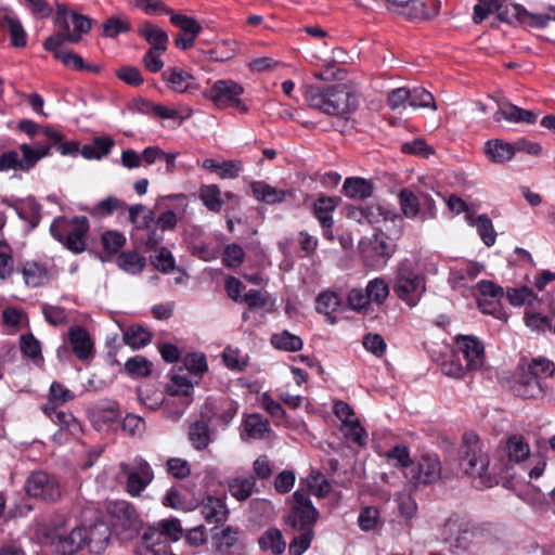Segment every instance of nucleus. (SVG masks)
<instances>
[{"instance_id":"obj_1","label":"nucleus","mask_w":555,"mask_h":555,"mask_svg":"<svg viewBox=\"0 0 555 555\" xmlns=\"http://www.w3.org/2000/svg\"><path fill=\"white\" fill-rule=\"evenodd\" d=\"M55 33L49 36L43 48L53 53V56L61 61L64 66L82 72L86 69L83 59L72 50H62L63 43H79L85 34H88L92 27V21L79 13L67 10L64 5H59L54 16Z\"/></svg>"},{"instance_id":"obj_2","label":"nucleus","mask_w":555,"mask_h":555,"mask_svg":"<svg viewBox=\"0 0 555 555\" xmlns=\"http://www.w3.org/2000/svg\"><path fill=\"white\" fill-rule=\"evenodd\" d=\"M41 133L48 139L49 143H35L34 145L23 143L20 145L21 155L15 150L4 152L0 156V171H30L40 159L50 154L52 146H59L64 139L60 131L49 126H44Z\"/></svg>"},{"instance_id":"obj_3","label":"nucleus","mask_w":555,"mask_h":555,"mask_svg":"<svg viewBox=\"0 0 555 555\" xmlns=\"http://www.w3.org/2000/svg\"><path fill=\"white\" fill-rule=\"evenodd\" d=\"M305 98L311 108L327 115H345L357 105L356 98L345 85H335L324 89L309 86Z\"/></svg>"},{"instance_id":"obj_4","label":"nucleus","mask_w":555,"mask_h":555,"mask_svg":"<svg viewBox=\"0 0 555 555\" xmlns=\"http://www.w3.org/2000/svg\"><path fill=\"white\" fill-rule=\"evenodd\" d=\"M460 466L465 475L478 479L479 486L489 487L492 482L489 473V457L483 442L473 433L463 435L459 451Z\"/></svg>"},{"instance_id":"obj_5","label":"nucleus","mask_w":555,"mask_h":555,"mask_svg":"<svg viewBox=\"0 0 555 555\" xmlns=\"http://www.w3.org/2000/svg\"><path fill=\"white\" fill-rule=\"evenodd\" d=\"M483 534V528L466 516L452 514L443 524L441 539L452 552L464 551L474 539Z\"/></svg>"},{"instance_id":"obj_6","label":"nucleus","mask_w":555,"mask_h":555,"mask_svg":"<svg viewBox=\"0 0 555 555\" xmlns=\"http://www.w3.org/2000/svg\"><path fill=\"white\" fill-rule=\"evenodd\" d=\"M392 289L400 300L410 307H415L426 291L425 279L409 261H403L395 272Z\"/></svg>"},{"instance_id":"obj_7","label":"nucleus","mask_w":555,"mask_h":555,"mask_svg":"<svg viewBox=\"0 0 555 555\" xmlns=\"http://www.w3.org/2000/svg\"><path fill=\"white\" fill-rule=\"evenodd\" d=\"M244 88L234 80H217L211 88L204 91V96L218 108L235 107L241 113L248 111L247 105L240 99Z\"/></svg>"},{"instance_id":"obj_8","label":"nucleus","mask_w":555,"mask_h":555,"mask_svg":"<svg viewBox=\"0 0 555 555\" xmlns=\"http://www.w3.org/2000/svg\"><path fill=\"white\" fill-rule=\"evenodd\" d=\"M119 470L126 477V491L131 496H139L154 479L151 465L140 456L132 463L121 462Z\"/></svg>"},{"instance_id":"obj_9","label":"nucleus","mask_w":555,"mask_h":555,"mask_svg":"<svg viewBox=\"0 0 555 555\" xmlns=\"http://www.w3.org/2000/svg\"><path fill=\"white\" fill-rule=\"evenodd\" d=\"M294 504L287 516V524L295 530H313L312 527L319 518V512L313 506L305 489L293 493Z\"/></svg>"},{"instance_id":"obj_10","label":"nucleus","mask_w":555,"mask_h":555,"mask_svg":"<svg viewBox=\"0 0 555 555\" xmlns=\"http://www.w3.org/2000/svg\"><path fill=\"white\" fill-rule=\"evenodd\" d=\"M397 244L382 231L366 242H361V251L366 263L373 268L383 267L396 253Z\"/></svg>"},{"instance_id":"obj_11","label":"nucleus","mask_w":555,"mask_h":555,"mask_svg":"<svg viewBox=\"0 0 555 555\" xmlns=\"http://www.w3.org/2000/svg\"><path fill=\"white\" fill-rule=\"evenodd\" d=\"M439 0H393L387 8L406 20H430L439 14Z\"/></svg>"},{"instance_id":"obj_12","label":"nucleus","mask_w":555,"mask_h":555,"mask_svg":"<svg viewBox=\"0 0 555 555\" xmlns=\"http://www.w3.org/2000/svg\"><path fill=\"white\" fill-rule=\"evenodd\" d=\"M404 475L415 487L434 483L441 476L440 461L437 455H422L417 461L411 463Z\"/></svg>"},{"instance_id":"obj_13","label":"nucleus","mask_w":555,"mask_h":555,"mask_svg":"<svg viewBox=\"0 0 555 555\" xmlns=\"http://www.w3.org/2000/svg\"><path fill=\"white\" fill-rule=\"evenodd\" d=\"M25 490L29 496L44 502H55L61 498L57 479L44 472L31 473L26 480Z\"/></svg>"},{"instance_id":"obj_14","label":"nucleus","mask_w":555,"mask_h":555,"mask_svg":"<svg viewBox=\"0 0 555 555\" xmlns=\"http://www.w3.org/2000/svg\"><path fill=\"white\" fill-rule=\"evenodd\" d=\"M530 455V447L521 435L509 436L501 449L500 460L505 469H509L513 464H520Z\"/></svg>"},{"instance_id":"obj_15","label":"nucleus","mask_w":555,"mask_h":555,"mask_svg":"<svg viewBox=\"0 0 555 555\" xmlns=\"http://www.w3.org/2000/svg\"><path fill=\"white\" fill-rule=\"evenodd\" d=\"M52 545L61 555H73L85 546V528L75 527L67 533L56 532Z\"/></svg>"},{"instance_id":"obj_16","label":"nucleus","mask_w":555,"mask_h":555,"mask_svg":"<svg viewBox=\"0 0 555 555\" xmlns=\"http://www.w3.org/2000/svg\"><path fill=\"white\" fill-rule=\"evenodd\" d=\"M89 230V221L85 216H76L72 219V229L63 241V245L75 254L82 253L86 247V236Z\"/></svg>"},{"instance_id":"obj_17","label":"nucleus","mask_w":555,"mask_h":555,"mask_svg":"<svg viewBox=\"0 0 555 555\" xmlns=\"http://www.w3.org/2000/svg\"><path fill=\"white\" fill-rule=\"evenodd\" d=\"M358 212L361 218L372 225H379L382 222L385 224L391 222L396 225L397 222L401 223L402 221L401 217L393 208L383 204H372L361 207L358 209Z\"/></svg>"},{"instance_id":"obj_18","label":"nucleus","mask_w":555,"mask_h":555,"mask_svg":"<svg viewBox=\"0 0 555 555\" xmlns=\"http://www.w3.org/2000/svg\"><path fill=\"white\" fill-rule=\"evenodd\" d=\"M109 538L111 530L103 521L95 522L88 529L85 528V546L91 554H102L108 545Z\"/></svg>"},{"instance_id":"obj_19","label":"nucleus","mask_w":555,"mask_h":555,"mask_svg":"<svg viewBox=\"0 0 555 555\" xmlns=\"http://www.w3.org/2000/svg\"><path fill=\"white\" fill-rule=\"evenodd\" d=\"M199 511L207 524L219 525L227 521L229 517L223 498L206 496L199 504Z\"/></svg>"},{"instance_id":"obj_20","label":"nucleus","mask_w":555,"mask_h":555,"mask_svg":"<svg viewBox=\"0 0 555 555\" xmlns=\"http://www.w3.org/2000/svg\"><path fill=\"white\" fill-rule=\"evenodd\" d=\"M457 347L466 361L467 370H477L482 365L483 346L474 337L463 336L456 339Z\"/></svg>"},{"instance_id":"obj_21","label":"nucleus","mask_w":555,"mask_h":555,"mask_svg":"<svg viewBox=\"0 0 555 555\" xmlns=\"http://www.w3.org/2000/svg\"><path fill=\"white\" fill-rule=\"evenodd\" d=\"M339 202L338 197H326L321 196L319 197L313 205L314 208V216L320 222V224L326 229L324 232V236L332 240V232L330 229L333 227V212L335 208L337 207Z\"/></svg>"},{"instance_id":"obj_22","label":"nucleus","mask_w":555,"mask_h":555,"mask_svg":"<svg viewBox=\"0 0 555 555\" xmlns=\"http://www.w3.org/2000/svg\"><path fill=\"white\" fill-rule=\"evenodd\" d=\"M493 118L495 121L505 119L512 122L534 124L538 118V113L524 109L509 102H504L500 104L499 109L493 115Z\"/></svg>"},{"instance_id":"obj_23","label":"nucleus","mask_w":555,"mask_h":555,"mask_svg":"<svg viewBox=\"0 0 555 555\" xmlns=\"http://www.w3.org/2000/svg\"><path fill=\"white\" fill-rule=\"evenodd\" d=\"M138 552L140 555H172L168 551L167 543L163 540V533L155 527L149 528L143 533Z\"/></svg>"},{"instance_id":"obj_24","label":"nucleus","mask_w":555,"mask_h":555,"mask_svg":"<svg viewBox=\"0 0 555 555\" xmlns=\"http://www.w3.org/2000/svg\"><path fill=\"white\" fill-rule=\"evenodd\" d=\"M168 87L176 92H192L198 89L196 79L188 72L181 68H168L163 74Z\"/></svg>"},{"instance_id":"obj_25","label":"nucleus","mask_w":555,"mask_h":555,"mask_svg":"<svg viewBox=\"0 0 555 555\" xmlns=\"http://www.w3.org/2000/svg\"><path fill=\"white\" fill-rule=\"evenodd\" d=\"M73 352L79 360H88L93 357V343L89 333L81 326H74L68 332Z\"/></svg>"},{"instance_id":"obj_26","label":"nucleus","mask_w":555,"mask_h":555,"mask_svg":"<svg viewBox=\"0 0 555 555\" xmlns=\"http://www.w3.org/2000/svg\"><path fill=\"white\" fill-rule=\"evenodd\" d=\"M138 34L151 46L150 50H167L169 44L167 33L153 23L149 21L143 22L138 28Z\"/></svg>"},{"instance_id":"obj_27","label":"nucleus","mask_w":555,"mask_h":555,"mask_svg":"<svg viewBox=\"0 0 555 555\" xmlns=\"http://www.w3.org/2000/svg\"><path fill=\"white\" fill-rule=\"evenodd\" d=\"M188 439L195 450H205L211 442L208 420L201 418L191 423L188 429Z\"/></svg>"},{"instance_id":"obj_28","label":"nucleus","mask_w":555,"mask_h":555,"mask_svg":"<svg viewBox=\"0 0 555 555\" xmlns=\"http://www.w3.org/2000/svg\"><path fill=\"white\" fill-rule=\"evenodd\" d=\"M109 514L125 529L135 528L139 516L135 508L126 501H116L108 507Z\"/></svg>"},{"instance_id":"obj_29","label":"nucleus","mask_w":555,"mask_h":555,"mask_svg":"<svg viewBox=\"0 0 555 555\" xmlns=\"http://www.w3.org/2000/svg\"><path fill=\"white\" fill-rule=\"evenodd\" d=\"M373 183L360 177H350L344 181L343 193L352 199L364 201L373 194Z\"/></svg>"},{"instance_id":"obj_30","label":"nucleus","mask_w":555,"mask_h":555,"mask_svg":"<svg viewBox=\"0 0 555 555\" xmlns=\"http://www.w3.org/2000/svg\"><path fill=\"white\" fill-rule=\"evenodd\" d=\"M483 151L489 159L495 164L506 163L514 157L512 143L500 139L487 141Z\"/></svg>"},{"instance_id":"obj_31","label":"nucleus","mask_w":555,"mask_h":555,"mask_svg":"<svg viewBox=\"0 0 555 555\" xmlns=\"http://www.w3.org/2000/svg\"><path fill=\"white\" fill-rule=\"evenodd\" d=\"M251 191L257 201L269 205L283 203L286 196L285 191L276 189L263 181L253 182Z\"/></svg>"},{"instance_id":"obj_32","label":"nucleus","mask_w":555,"mask_h":555,"mask_svg":"<svg viewBox=\"0 0 555 555\" xmlns=\"http://www.w3.org/2000/svg\"><path fill=\"white\" fill-rule=\"evenodd\" d=\"M516 392L525 399H538L544 396V388L540 379L525 372L518 379Z\"/></svg>"},{"instance_id":"obj_33","label":"nucleus","mask_w":555,"mask_h":555,"mask_svg":"<svg viewBox=\"0 0 555 555\" xmlns=\"http://www.w3.org/2000/svg\"><path fill=\"white\" fill-rule=\"evenodd\" d=\"M198 197L209 211H221L223 199L221 197V190L217 184H203L198 190Z\"/></svg>"},{"instance_id":"obj_34","label":"nucleus","mask_w":555,"mask_h":555,"mask_svg":"<svg viewBox=\"0 0 555 555\" xmlns=\"http://www.w3.org/2000/svg\"><path fill=\"white\" fill-rule=\"evenodd\" d=\"M21 272L25 283L33 287L41 285L48 275L46 266L36 261H26L23 264Z\"/></svg>"},{"instance_id":"obj_35","label":"nucleus","mask_w":555,"mask_h":555,"mask_svg":"<svg viewBox=\"0 0 555 555\" xmlns=\"http://www.w3.org/2000/svg\"><path fill=\"white\" fill-rule=\"evenodd\" d=\"M240 530L228 526L222 530L215 532L211 537L216 550L224 553L235 546L238 542Z\"/></svg>"},{"instance_id":"obj_36","label":"nucleus","mask_w":555,"mask_h":555,"mask_svg":"<svg viewBox=\"0 0 555 555\" xmlns=\"http://www.w3.org/2000/svg\"><path fill=\"white\" fill-rule=\"evenodd\" d=\"M131 30V24L126 15H113L102 24V36L105 38H115L120 34Z\"/></svg>"},{"instance_id":"obj_37","label":"nucleus","mask_w":555,"mask_h":555,"mask_svg":"<svg viewBox=\"0 0 555 555\" xmlns=\"http://www.w3.org/2000/svg\"><path fill=\"white\" fill-rule=\"evenodd\" d=\"M270 341L274 348L288 352L299 351L304 346L302 339L288 331L273 334Z\"/></svg>"},{"instance_id":"obj_38","label":"nucleus","mask_w":555,"mask_h":555,"mask_svg":"<svg viewBox=\"0 0 555 555\" xmlns=\"http://www.w3.org/2000/svg\"><path fill=\"white\" fill-rule=\"evenodd\" d=\"M339 306V299L337 294L332 292H323L321 293L315 302V309L319 313H323L326 317V321L331 324L336 323V318L333 315V312Z\"/></svg>"},{"instance_id":"obj_39","label":"nucleus","mask_w":555,"mask_h":555,"mask_svg":"<svg viewBox=\"0 0 555 555\" xmlns=\"http://www.w3.org/2000/svg\"><path fill=\"white\" fill-rule=\"evenodd\" d=\"M299 489H305L308 496L313 494L318 498H324L330 493L331 485L321 473H311L306 479V486Z\"/></svg>"},{"instance_id":"obj_40","label":"nucleus","mask_w":555,"mask_h":555,"mask_svg":"<svg viewBox=\"0 0 555 555\" xmlns=\"http://www.w3.org/2000/svg\"><path fill=\"white\" fill-rule=\"evenodd\" d=\"M117 264L121 270L137 274L142 272L145 268L146 259L137 251H126L118 256Z\"/></svg>"},{"instance_id":"obj_41","label":"nucleus","mask_w":555,"mask_h":555,"mask_svg":"<svg viewBox=\"0 0 555 555\" xmlns=\"http://www.w3.org/2000/svg\"><path fill=\"white\" fill-rule=\"evenodd\" d=\"M122 339L132 349H140L152 339V334L140 325H132L124 332Z\"/></svg>"},{"instance_id":"obj_42","label":"nucleus","mask_w":555,"mask_h":555,"mask_svg":"<svg viewBox=\"0 0 555 555\" xmlns=\"http://www.w3.org/2000/svg\"><path fill=\"white\" fill-rule=\"evenodd\" d=\"M153 363L143 356H134L125 363V372L137 378L147 377L152 373Z\"/></svg>"},{"instance_id":"obj_43","label":"nucleus","mask_w":555,"mask_h":555,"mask_svg":"<svg viewBox=\"0 0 555 555\" xmlns=\"http://www.w3.org/2000/svg\"><path fill=\"white\" fill-rule=\"evenodd\" d=\"M259 545L262 550H270L272 554L280 555L284 552L286 543L279 529L267 530L259 539Z\"/></svg>"},{"instance_id":"obj_44","label":"nucleus","mask_w":555,"mask_h":555,"mask_svg":"<svg viewBox=\"0 0 555 555\" xmlns=\"http://www.w3.org/2000/svg\"><path fill=\"white\" fill-rule=\"evenodd\" d=\"M140 111L145 114H152L162 119H179V124H181L186 118L182 117L180 112L175 107L154 104L149 101L142 102Z\"/></svg>"},{"instance_id":"obj_45","label":"nucleus","mask_w":555,"mask_h":555,"mask_svg":"<svg viewBox=\"0 0 555 555\" xmlns=\"http://www.w3.org/2000/svg\"><path fill=\"white\" fill-rule=\"evenodd\" d=\"M255 487L256 480L253 477L235 478L229 483V491L238 501H245L253 494Z\"/></svg>"},{"instance_id":"obj_46","label":"nucleus","mask_w":555,"mask_h":555,"mask_svg":"<svg viewBox=\"0 0 555 555\" xmlns=\"http://www.w3.org/2000/svg\"><path fill=\"white\" fill-rule=\"evenodd\" d=\"M506 298L509 304L515 307H519L525 304L533 307L534 301L539 302L538 296L527 286H522L520 288H508L506 292Z\"/></svg>"},{"instance_id":"obj_47","label":"nucleus","mask_w":555,"mask_h":555,"mask_svg":"<svg viewBox=\"0 0 555 555\" xmlns=\"http://www.w3.org/2000/svg\"><path fill=\"white\" fill-rule=\"evenodd\" d=\"M237 52V42L234 40H222L215 48L208 50L211 60L216 62H224L235 56Z\"/></svg>"},{"instance_id":"obj_48","label":"nucleus","mask_w":555,"mask_h":555,"mask_svg":"<svg viewBox=\"0 0 555 555\" xmlns=\"http://www.w3.org/2000/svg\"><path fill=\"white\" fill-rule=\"evenodd\" d=\"M476 228L482 243L490 247L494 245L496 241V232L493 228V223L488 215L482 214L476 219Z\"/></svg>"},{"instance_id":"obj_49","label":"nucleus","mask_w":555,"mask_h":555,"mask_svg":"<svg viewBox=\"0 0 555 555\" xmlns=\"http://www.w3.org/2000/svg\"><path fill=\"white\" fill-rule=\"evenodd\" d=\"M399 203L402 214L406 218H415L420 212L417 196L409 189H402L399 193Z\"/></svg>"},{"instance_id":"obj_50","label":"nucleus","mask_w":555,"mask_h":555,"mask_svg":"<svg viewBox=\"0 0 555 555\" xmlns=\"http://www.w3.org/2000/svg\"><path fill=\"white\" fill-rule=\"evenodd\" d=\"M366 292L370 301L372 300L376 305H382L389 296V285L384 279L376 278L367 283Z\"/></svg>"},{"instance_id":"obj_51","label":"nucleus","mask_w":555,"mask_h":555,"mask_svg":"<svg viewBox=\"0 0 555 555\" xmlns=\"http://www.w3.org/2000/svg\"><path fill=\"white\" fill-rule=\"evenodd\" d=\"M345 438L360 447L366 443V434L358 420L344 422L340 427Z\"/></svg>"},{"instance_id":"obj_52","label":"nucleus","mask_w":555,"mask_h":555,"mask_svg":"<svg viewBox=\"0 0 555 555\" xmlns=\"http://www.w3.org/2000/svg\"><path fill=\"white\" fill-rule=\"evenodd\" d=\"M170 22L179 27L184 34L197 37L202 31V25L193 17L183 14H170Z\"/></svg>"},{"instance_id":"obj_53","label":"nucleus","mask_w":555,"mask_h":555,"mask_svg":"<svg viewBox=\"0 0 555 555\" xmlns=\"http://www.w3.org/2000/svg\"><path fill=\"white\" fill-rule=\"evenodd\" d=\"M527 372L541 380L543 378L551 377L554 374L555 364L545 358L532 359L528 365Z\"/></svg>"},{"instance_id":"obj_54","label":"nucleus","mask_w":555,"mask_h":555,"mask_svg":"<svg viewBox=\"0 0 555 555\" xmlns=\"http://www.w3.org/2000/svg\"><path fill=\"white\" fill-rule=\"evenodd\" d=\"M409 96V105L418 108V107H429L433 109H437L435 99L430 92L426 89L417 87L410 89Z\"/></svg>"},{"instance_id":"obj_55","label":"nucleus","mask_w":555,"mask_h":555,"mask_svg":"<svg viewBox=\"0 0 555 555\" xmlns=\"http://www.w3.org/2000/svg\"><path fill=\"white\" fill-rule=\"evenodd\" d=\"M496 13H498V20L500 22H505V23L512 24V23H514V21L524 23L525 15L528 14V11H526L519 4L506 5L504 2L503 7L500 10H498Z\"/></svg>"},{"instance_id":"obj_56","label":"nucleus","mask_w":555,"mask_h":555,"mask_svg":"<svg viewBox=\"0 0 555 555\" xmlns=\"http://www.w3.org/2000/svg\"><path fill=\"white\" fill-rule=\"evenodd\" d=\"M8 31L11 37V42L16 48H23L27 43V35L21 24V22L13 17H4Z\"/></svg>"},{"instance_id":"obj_57","label":"nucleus","mask_w":555,"mask_h":555,"mask_svg":"<svg viewBox=\"0 0 555 555\" xmlns=\"http://www.w3.org/2000/svg\"><path fill=\"white\" fill-rule=\"evenodd\" d=\"M14 272V259L11 246L0 240V279L5 280Z\"/></svg>"},{"instance_id":"obj_58","label":"nucleus","mask_w":555,"mask_h":555,"mask_svg":"<svg viewBox=\"0 0 555 555\" xmlns=\"http://www.w3.org/2000/svg\"><path fill=\"white\" fill-rule=\"evenodd\" d=\"M300 533L295 535L289 543L288 553L289 555H302L306 552L313 539V530H298Z\"/></svg>"},{"instance_id":"obj_59","label":"nucleus","mask_w":555,"mask_h":555,"mask_svg":"<svg viewBox=\"0 0 555 555\" xmlns=\"http://www.w3.org/2000/svg\"><path fill=\"white\" fill-rule=\"evenodd\" d=\"M245 430L251 438H262L264 433L269 430V422L260 415H249L245 422Z\"/></svg>"},{"instance_id":"obj_60","label":"nucleus","mask_w":555,"mask_h":555,"mask_svg":"<svg viewBox=\"0 0 555 555\" xmlns=\"http://www.w3.org/2000/svg\"><path fill=\"white\" fill-rule=\"evenodd\" d=\"M133 5L147 15H170L172 13V10L163 0H133Z\"/></svg>"},{"instance_id":"obj_61","label":"nucleus","mask_w":555,"mask_h":555,"mask_svg":"<svg viewBox=\"0 0 555 555\" xmlns=\"http://www.w3.org/2000/svg\"><path fill=\"white\" fill-rule=\"evenodd\" d=\"M125 206V203L121 202L118 197L111 195L102 199L93 207L92 215L98 217H106Z\"/></svg>"},{"instance_id":"obj_62","label":"nucleus","mask_w":555,"mask_h":555,"mask_svg":"<svg viewBox=\"0 0 555 555\" xmlns=\"http://www.w3.org/2000/svg\"><path fill=\"white\" fill-rule=\"evenodd\" d=\"M152 264L160 272L168 273L175 268V258L167 248L160 247L155 256L151 257Z\"/></svg>"},{"instance_id":"obj_63","label":"nucleus","mask_w":555,"mask_h":555,"mask_svg":"<svg viewBox=\"0 0 555 555\" xmlns=\"http://www.w3.org/2000/svg\"><path fill=\"white\" fill-rule=\"evenodd\" d=\"M388 461L392 462L396 467L409 469L411 463L409 449L405 446H396L387 452Z\"/></svg>"},{"instance_id":"obj_64","label":"nucleus","mask_w":555,"mask_h":555,"mask_svg":"<svg viewBox=\"0 0 555 555\" xmlns=\"http://www.w3.org/2000/svg\"><path fill=\"white\" fill-rule=\"evenodd\" d=\"M166 465L167 472L177 479H184L191 475V466L186 460L170 457Z\"/></svg>"}]
</instances>
